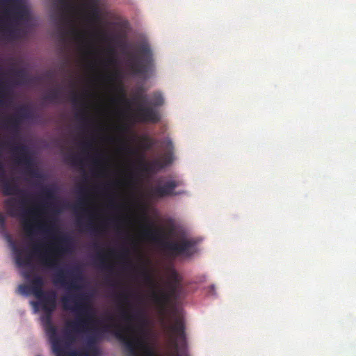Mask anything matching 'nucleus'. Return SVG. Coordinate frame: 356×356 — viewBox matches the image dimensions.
<instances>
[{
    "label": "nucleus",
    "instance_id": "obj_27",
    "mask_svg": "<svg viewBox=\"0 0 356 356\" xmlns=\"http://www.w3.org/2000/svg\"><path fill=\"white\" fill-rule=\"evenodd\" d=\"M141 275L147 284L152 286L154 289L156 287V282L155 280L145 267L142 268Z\"/></svg>",
    "mask_w": 356,
    "mask_h": 356
},
{
    "label": "nucleus",
    "instance_id": "obj_10",
    "mask_svg": "<svg viewBox=\"0 0 356 356\" xmlns=\"http://www.w3.org/2000/svg\"><path fill=\"white\" fill-rule=\"evenodd\" d=\"M179 285V284L168 282V291L163 289H160L159 291L154 289L152 290L151 298L161 315L163 316L165 314L171 299L177 296Z\"/></svg>",
    "mask_w": 356,
    "mask_h": 356
},
{
    "label": "nucleus",
    "instance_id": "obj_43",
    "mask_svg": "<svg viewBox=\"0 0 356 356\" xmlns=\"http://www.w3.org/2000/svg\"><path fill=\"white\" fill-rule=\"evenodd\" d=\"M123 149L129 154H136V149H134L128 146H126L124 145L123 147Z\"/></svg>",
    "mask_w": 356,
    "mask_h": 356
},
{
    "label": "nucleus",
    "instance_id": "obj_23",
    "mask_svg": "<svg viewBox=\"0 0 356 356\" xmlns=\"http://www.w3.org/2000/svg\"><path fill=\"white\" fill-rule=\"evenodd\" d=\"M97 259L99 261V266L102 269H104L108 272L113 271V264L108 261L106 256L101 251H99L97 253Z\"/></svg>",
    "mask_w": 356,
    "mask_h": 356
},
{
    "label": "nucleus",
    "instance_id": "obj_52",
    "mask_svg": "<svg viewBox=\"0 0 356 356\" xmlns=\"http://www.w3.org/2000/svg\"><path fill=\"white\" fill-rule=\"evenodd\" d=\"M122 99H123L124 102L126 104H129V100L128 99H127V98L125 97V96H124V97H123V98H122Z\"/></svg>",
    "mask_w": 356,
    "mask_h": 356
},
{
    "label": "nucleus",
    "instance_id": "obj_44",
    "mask_svg": "<svg viewBox=\"0 0 356 356\" xmlns=\"http://www.w3.org/2000/svg\"><path fill=\"white\" fill-rule=\"evenodd\" d=\"M15 74L19 78H23L25 76V72L24 70H19L15 72Z\"/></svg>",
    "mask_w": 356,
    "mask_h": 356
},
{
    "label": "nucleus",
    "instance_id": "obj_1",
    "mask_svg": "<svg viewBox=\"0 0 356 356\" xmlns=\"http://www.w3.org/2000/svg\"><path fill=\"white\" fill-rule=\"evenodd\" d=\"M61 302L64 309L75 312L77 316L74 321L67 322L64 339L54 342L52 352L55 356H90L85 349L68 350L76 339L73 333L89 331L95 321L89 297L85 293H67L61 298Z\"/></svg>",
    "mask_w": 356,
    "mask_h": 356
},
{
    "label": "nucleus",
    "instance_id": "obj_54",
    "mask_svg": "<svg viewBox=\"0 0 356 356\" xmlns=\"http://www.w3.org/2000/svg\"><path fill=\"white\" fill-rule=\"evenodd\" d=\"M120 129L123 130V131H127V127H125V126L120 127Z\"/></svg>",
    "mask_w": 356,
    "mask_h": 356
},
{
    "label": "nucleus",
    "instance_id": "obj_50",
    "mask_svg": "<svg viewBox=\"0 0 356 356\" xmlns=\"http://www.w3.org/2000/svg\"><path fill=\"white\" fill-rule=\"evenodd\" d=\"M77 225H78L80 227H82V225H82V222H81V218H80L79 217L77 218Z\"/></svg>",
    "mask_w": 356,
    "mask_h": 356
},
{
    "label": "nucleus",
    "instance_id": "obj_17",
    "mask_svg": "<svg viewBox=\"0 0 356 356\" xmlns=\"http://www.w3.org/2000/svg\"><path fill=\"white\" fill-rule=\"evenodd\" d=\"M54 312H44V314L41 316V321L44 326L47 335L49 337L51 345L54 344L55 341L59 340L57 334V328L52 323V313Z\"/></svg>",
    "mask_w": 356,
    "mask_h": 356
},
{
    "label": "nucleus",
    "instance_id": "obj_13",
    "mask_svg": "<svg viewBox=\"0 0 356 356\" xmlns=\"http://www.w3.org/2000/svg\"><path fill=\"white\" fill-rule=\"evenodd\" d=\"M117 299L122 303L128 304V308L121 307L120 309V318L128 324L132 323L137 320H144V316L140 310H136L133 312L132 305L128 302L129 293L124 291L116 296Z\"/></svg>",
    "mask_w": 356,
    "mask_h": 356
},
{
    "label": "nucleus",
    "instance_id": "obj_16",
    "mask_svg": "<svg viewBox=\"0 0 356 356\" xmlns=\"http://www.w3.org/2000/svg\"><path fill=\"white\" fill-rule=\"evenodd\" d=\"M82 8L86 10V19L90 24H96L101 18L100 9L99 6V0H81Z\"/></svg>",
    "mask_w": 356,
    "mask_h": 356
},
{
    "label": "nucleus",
    "instance_id": "obj_37",
    "mask_svg": "<svg viewBox=\"0 0 356 356\" xmlns=\"http://www.w3.org/2000/svg\"><path fill=\"white\" fill-rule=\"evenodd\" d=\"M0 233L5 236L8 235L6 224V218L1 212H0Z\"/></svg>",
    "mask_w": 356,
    "mask_h": 356
},
{
    "label": "nucleus",
    "instance_id": "obj_55",
    "mask_svg": "<svg viewBox=\"0 0 356 356\" xmlns=\"http://www.w3.org/2000/svg\"><path fill=\"white\" fill-rule=\"evenodd\" d=\"M111 205L112 207H115V201H114L113 200H111Z\"/></svg>",
    "mask_w": 356,
    "mask_h": 356
},
{
    "label": "nucleus",
    "instance_id": "obj_56",
    "mask_svg": "<svg viewBox=\"0 0 356 356\" xmlns=\"http://www.w3.org/2000/svg\"><path fill=\"white\" fill-rule=\"evenodd\" d=\"M108 252L109 254H113L114 252V250L113 249H110Z\"/></svg>",
    "mask_w": 356,
    "mask_h": 356
},
{
    "label": "nucleus",
    "instance_id": "obj_38",
    "mask_svg": "<svg viewBox=\"0 0 356 356\" xmlns=\"http://www.w3.org/2000/svg\"><path fill=\"white\" fill-rule=\"evenodd\" d=\"M71 102L74 106L83 104L82 98L75 92L72 94Z\"/></svg>",
    "mask_w": 356,
    "mask_h": 356
},
{
    "label": "nucleus",
    "instance_id": "obj_25",
    "mask_svg": "<svg viewBox=\"0 0 356 356\" xmlns=\"http://www.w3.org/2000/svg\"><path fill=\"white\" fill-rule=\"evenodd\" d=\"M75 116L81 122L83 127H86L91 124V120L89 118L88 113L84 108L76 113Z\"/></svg>",
    "mask_w": 356,
    "mask_h": 356
},
{
    "label": "nucleus",
    "instance_id": "obj_18",
    "mask_svg": "<svg viewBox=\"0 0 356 356\" xmlns=\"http://www.w3.org/2000/svg\"><path fill=\"white\" fill-rule=\"evenodd\" d=\"M145 227L143 229L141 234L145 239L157 242L163 236V229L155 227L154 224L147 217L145 218Z\"/></svg>",
    "mask_w": 356,
    "mask_h": 356
},
{
    "label": "nucleus",
    "instance_id": "obj_59",
    "mask_svg": "<svg viewBox=\"0 0 356 356\" xmlns=\"http://www.w3.org/2000/svg\"><path fill=\"white\" fill-rule=\"evenodd\" d=\"M108 319H109V320H113V317H112L111 316H108Z\"/></svg>",
    "mask_w": 356,
    "mask_h": 356
},
{
    "label": "nucleus",
    "instance_id": "obj_39",
    "mask_svg": "<svg viewBox=\"0 0 356 356\" xmlns=\"http://www.w3.org/2000/svg\"><path fill=\"white\" fill-rule=\"evenodd\" d=\"M88 204L87 201L84 198L80 199L78 202L74 206V209L75 211L78 210H83L84 207Z\"/></svg>",
    "mask_w": 356,
    "mask_h": 356
},
{
    "label": "nucleus",
    "instance_id": "obj_41",
    "mask_svg": "<svg viewBox=\"0 0 356 356\" xmlns=\"http://www.w3.org/2000/svg\"><path fill=\"white\" fill-rule=\"evenodd\" d=\"M81 147L84 152H87L93 148V142L92 140L85 141L81 143Z\"/></svg>",
    "mask_w": 356,
    "mask_h": 356
},
{
    "label": "nucleus",
    "instance_id": "obj_47",
    "mask_svg": "<svg viewBox=\"0 0 356 356\" xmlns=\"http://www.w3.org/2000/svg\"><path fill=\"white\" fill-rule=\"evenodd\" d=\"M88 190L86 188H80L79 193L82 195H86L88 193Z\"/></svg>",
    "mask_w": 356,
    "mask_h": 356
},
{
    "label": "nucleus",
    "instance_id": "obj_20",
    "mask_svg": "<svg viewBox=\"0 0 356 356\" xmlns=\"http://www.w3.org/2000/svg\"><path fill=\"white\" fill-rule=\"evenodd\" d=\"M44 285V280L42 277L39 275L35 276L31 280L30 288L31 289V293L37 298L43 295L45 292L43 291L42 287Z\"/></svg>",
    "mask_w": 356,
    "mask_h": 356
},
{
    "label": "nucleus",
    "instance_id": "obj_4",
    "mask_svg": "<svg viewBox=\"0 0 356 356\" xmlns=\"http://www.w3.org/2000/svg\"><path fill=\"white\" fill-rule=\"evenodd\" d=\"M105 333H113L123 343L125 350L129 356H140L138 353L137 349L141 348L143 345L139 343L136 339L142 338L136 337L130 339L124 333V329L118 324H106L99 329H94L92 334L88 337V346L94 345L98 340L102 339Z\"/></svg>",
    "mask_w": 356,
    "mask_h": 356
},
{
    "label": "nucleus",
    "instance_id": "obj_31",
    "mask_svg": "<svg viewBox=\"0 0 356 356\" xmlns=\"http://www.w3.org/2000/svg\"><path fill=\"white\" fill-rule=\"evenodd\" d=\"M86 227L90 232L95 236H99L102 232V229L100 226H95L91 221L86 223Z\"/></svg>",
    "mask_w": 356,
    "mask_h": 356
},
{
    "label": "nucleus",
    "instance_id": "obj_29",
    "mask_svg": "<svg viewBox=\"0 0 356 356\" xmlns=\"http://www.w3.org/2000/svg\"><path fill=\"white\" fill-rule=\"evenodd\" d=\"M60 33L62 38H64L68 33H71V34L74 35L79 39H83L85 37V33L79 31L74 27H72V29L70 30V31H67L63 29H60Z\"/></svg>",
    "mask_w": 356,
    "mask_h": 356
},
{
    "label": "nucleus",
    "instance_id": "obj_15",
    "mask_svg": "<svg viewBox=\"0 0 356 356\" xmlns=\"http://www.w3.org/2000/svg\"><path fill=\"white\" fill-rule=\"evenodd\" d=\"M33 118V112L26 106H22L17 114L8 118L3 123V127L14 134H18L20 125L24 119Z\"/></svg>",
    "mask_w": 356,
    "mask_h": 356
},
{
    "label": "nucleus",
    "instance_id": "obj_42",
    "mask_svg": "<svg viewBox=\"0 0 356 356\" xmlns=\"http://www.w3.org/2000/svg\"><path fill=\"white\" fill-rule=\"evenodd\" d=\"M103 159H104V155L102 154H99L96 157L92 158V162L95 165H98L101 163V161Z\"/></svg>",
    "mask_w": 356,
    "mask_h": 356
},
{
    "label": "nucleus",
    "instance_id": "obj_26",
    "mask_svg": "<svg viewBox=\"0 0 356 356\" xmlns=\"http://www.w3.org/2000/svg\"><path fill=\"white\" fill-rule=\"evenodd\" d=\"M20 192L22 194L24 195L25 193L21 191H19L18 186L15 184H11L8 182L4 184L3 187V193L5 195H10L13 194H16Z\"/></svg>",
    "mask_w": 356,
    "mask_h": 356
},
{
    "label": "nucleus",
    "instance_id": "obj_19",
    "mask_svg": "<svg viewBox=\"0 0 356 356\" xmlns=\"http://www.w3.org/2000/svg\"><path fill=\"white\" fill-rule=\"evenodd\" d=\"M38 299L44 312H54L56 309L57 296L55 291H46Z\"/></svg>",
    "mask_w": 356,
    "mask_h": 356
},
{
    "label": "nucleus",
    "instance_id": "obj_28",
    "mask_svg": "<svg viewBox=\"0 0 356 356\" xmlns=\"http://www.w3.org/2000/svg\"><path fill=\"white\" fill-rule=\"evenodd\" d=\"M136 341L143 345L144 356H156L155 351L146 343L143 339H137Z\"/></svg>",
    "mask_w": 356,
    "mask_h": 356
},
{
    "label": "nucleus",
    "instance_id": "obj_24",
    "mask_svg": "<svg viewBox=\"0 0 356 356\" xmlns=\"http://www.w3.org/2000/svg\"><path fill=\"white\" fill-rule=\"evenodd\" d=\"M10 90L8 86L3 83H0V104L3 106L6 105L8 102H10Z\"/></svg>",
    "mask_w": 356,
    "mask_h": 356
},
{
    "label": "nucleus",
    "instance_id": "obj_33",
    "mask_svg": "<svg viewBox=\"0 0 356 356\" xmlns=\"http://www.w3.org/2000/svg\"><path fill=\"white\" fill-rule=\"evenodd\" d=\"M66 159L67 161L70 162L72 165L74 166L83 165V159H80L79 157L74 154L69 155Z\"/></svg>",
    "mask_w": 356,
    "mask_h": 356
},
{
    "label": "nucleus",
    "instance_id": "obj_7",
    "mask_svg": "<svg viewBox=\"0 0 356 356\" xmlns=\"http://www.w3.org/2000/svg\"><path fill=\"white\" fill-rule=\"evenodd\" d=\"M163 103L164 99L159 92L153 93L150 106L138 104V108L133 115L134 121L143 123H158L161 120V115L156 107L162 106Z\"/></svg>",
    "mask_w": 356,
    "mask_h": 356
},
{
    "label": "nucleus",
    "instance_id": "obj_48",
    "mask_svg": "<svg viewBox=\"0 0 356 356\" xmlns=\"http://www.w3.org/2000/svg\"><path fill=\"white\" fill-rule=\"evenodd\" d=\"M128 254H129L128 250L126 249V248L123 249L122 254V257H124V258L127 257Z\"/></svg>",
    "mask_w": 356,
    "mask_h": 356
},
{
    "label": "nucleus",
    "instance_id": "obj_34",
    "mask_svg": "<svg viewBox=\"0 0 356 356\" xmlns=\"http://www.w3.org/2000/svg\"><path fill=\"white\" fill-rule=\"evenodd\" d=\"M45 99L50 100L52 102H54L60 99V90L58 89H54L49 92Z\"/></svg>",
    "mask_w": 356,
    "mask_h": 356
},
{
    "label": "nucleus",
    "instance_id": "obj_21",
    "mask_svg": "<svg viewBox=\"0 0 356 356\" xmlns=\"http://www.w3.org/2000/svg\"><path fill=\"white\" fill-rule=\"evenodd\" d=\"M15 252V263L18 267H25L31 265L32 258L30 255L25 257L22 256V251L14 247Z\"/></svg>",
    "mask_w": 356,
    "mask_h": 356
},
{
    "label": "nucleus",
    "instance_id": "obj_51",
    "mask_svg": "<svg viewBox=\"0 0 356 356\" xmlns=\"http://www.w3.org/2000/svg\"><path fill=\"white\" fill-rule=\"evenodd\" d=\"M93 246H94V248L96 249V250H99L100 249L99 245L97 243H95L93 244Z\"/></svg>",
    "mask_w": 356,
    "mask_h": 356
},
{
    "label": "nucleus",
    "instance_id": "obj_8",
    "mask_svg": "<svg viewBox=\"0 0 356 356\" xmlns=\"http://www.w3.org/2000/svg\"><path fill=\"white\" fill-rule=\"evenodd\" d=\"M162 246L173 257H190L197 252V241L185 235L175 241H162Z\"/></svg>",
    "mask_w": 356,
    "mask_h": 356
},
{
    "label": "nucleus",
    "instance_id": "obj_5",
    "mask_svg": "<svg viewBox=\"0 0 356 356\" xmlns=\"http://www.w3.org/2000/svg\"><path fill=\"white\" fill-rule=\"evenodd\" d=\"M162 326L173 348V356H188L186 350V334L184 317L174 316L171 323H167L163 318Z\"/></svg>",
    "mask_w": 356,
    "mask_h": 356
},
{
    "label": "nucleus",
    "instance_id": "obj_46",
    "mask_svg": "<svg viewBox=\"0 0 356 356\" xmlns=\"http://www.w3.org/2000/svg\"><path fill=\"white\" fill-rule=\"evenodd\" d=\"M18 202H19V204H21L22 206L24 207V206H25L26 204L27 200H26V199L24 197H23L21 200H19L18 201Z\"/></svg>",
    "mask_w": 356,
    "mask_h": 356
},
{
    "label": "nucleus",
    "instance_id": "obj_36",
    "mask_svg": "<svg viewBox=\"0 0 356 356\" xmlns=\"http://www.w3.org/2000/svg\"><path fill=\"white\" fill-rule=\"evenodd\" d=\"M169 277L170 279V281L169 282L179 284L180 282V277L178 274V273L176 271V270L172 268L169 271Z\"/></svg>",
    "mask_w": 356,
    "mask_h": 356
},
{
    "label": "nucleus",
    "instance_id": "obj_6",
    "mask_svg": "<svg viewBox=\"0 0 356 356\" xmlns=\"http://www.w3.org/2000/svg\"><path fill=\"white\" fill-rule=\"evenodd\" d=\"M152 49L147 42L138 45L137 54H129L127 65L134 74H145L154 65Z\"/></svg>",
    "mask_w": 356,
    "mask_h": 356
},
{
    "label": "nucleus",
    "instance_id": "obj_58",
    "mask_svg": "<svg viewBox=\"0 0 356 356\" xmlns=\"http://www.w3.org/2000/svg\"><path fill=\"white\" fill-rule=\"evenodd\" d=\"M6 146L10 147V146H11V143L8 142L6 143Z\"/></svg>",
    "mask_w": 356,
    "mask_h": 356
},
{
    "label": "nucleus",
    "instance_id": "obj_11",
    "mask_svg": "<svg viewBox=\"0 0 356 356\" xmlns=\"http://www.w3.org/2000/svg\"><path fill=\"white\" fill-rule=\"evenodd\" d=\"M11 152L16 163L25 167L26 171L33 177H40L39 172L33 168V159L29 147L25 145L11 147Z\"/></svg>",
    "mask_w": 356,
    "mask_h": 356
},
{
    "label": "nucleus",
    "instance_id": "obj_45",
    "mask_svg": "<svg viewBox=\"0 0 356 356\" xmlns=\"http://www.w3.org/2000/svg\"><path fill=\"white\" fill-rule=\"evenodd\" d=\"M116 74H117L115 73V74H112L108 75V76H106V79L108 81H113L115 79V78L116 76Z\"/></svg>",
    "mask_w": 356,
    "mask_h": 356
},
{
    "label": "nucleus",
    "instance_id": "obj_12",
    "mask_svg": "<svg viewBox=\"0 0 356 356\" xmlns=\"http://www.w3.org/2000/svg\"><path fill=\"white\" fill-rule=\"evenodd\" d=\"M165 148L168 152L164 153L161 159H156L151 162H145L143 159L139 161L141 170L145 172H154L159 170L172 162V154L171 151L173 149L172 142L166 139L163 141Z\"/></svg>",
    "mask_w": 356,
    "mask_h": 356
},
{
    "label": "nucleus",
    "instance_id": "obj_32",
    "mask_svg": "<svg viewBox=\"0 0 356 356\" xmlns=\"http://www.w3.org/2000/svg\"><path fill=\"white\" fill-rule=\"evenodd\" d=\"M147 95L144 94L143 88V87H139L135 92L134 95L133 99L134 102H138L139 100H141L143 102H145L147 100Z\"/></svg>",
    "mask_w": 356,
    "mask_h": 356
},
{
    "label": "nucleus",
    "instance_id": "obj_60",
    "mask_svg": "<svg viewBox=\"0 0 356 356\" xmlns=\"http://www.w3.org/2000/svg\"><path fill=\"white\" fill-rule=\"evenodd\" d=\"M111 286L114 285V282L110 284Z\"/></svg>",
    "mask_w": 356,
    "mask_h": 356
},
{
    "label": "nucleus",
    "instance_id": "obj_14",
    "mask_svg": "<svg viewBox=\"0 0 356 356\" xmlns=\"http://www.w3.org/2000/svg\"><path fill=\"white\" fill-rule=\"evenodd\" d=\"M181 185H182V181H181L169 179L163 184L152 188L151 193L152 196L158 198L182 195L186 193L185 191H175L177 187Z\"/></svg>",
    "mask_w": 356,
    "mask_h": 356
},
{
    "label": "nucleus",
    "instance_id": "obj_40",
    "mask_svg": "<svg viewBox=\"0 0 356 356\" xmlns=\"http://www.w3.org/2000/svg\"><path fill=\"white\" fill-rule=\"evenodd\" d=\"M18 289L19 292L22 294H30L31 293V289L30 288V286H28L26 284H20L18 287Z\"/></svg>",
    "mask_w": 356,
    "mask_h": 356
},
{
    "label": "nucleus",
    "instance_id": "obj_2",
    "mask_svg": "<svg viewBox=\"0 0 356 356\" xmlns=\"http://www.w3.org/2000/svg\"><path fill=\"white\" fill-rule=\"evenodd\" d=\"M41 194L44 200L35 204L33 207L27 209L22 208L20 213L22 225L24 232L28 236H31L34 234V231L38 229L54 238L56 229L51 220L43 221L39 223H34V221H35L38 217L46 213L47 210L51 204L49 201L56 199V188L54 186H42Z\"/></svg>",
    "mask_w": 356,
    "mask_h": 356
},
{
    "label": "nucleus",
    "instance_id": "obj_57",
    "mask_svg": "<svg viewBox=\"0 0 356 356\" xmlns=\"http://www.w3.org/2000/svg\"><path fill=\"white\" fill-rule=\"evenodd\" d=\"M108 62L110 63H113L114 62V60L113 58H111V59L108 60Z\"/></svg>",
    "mask_w": 356,
    "mask_h": 356
},
{
    "label": "nucleus",
    "instance_id": "obj_53",
    "mask_svg": "<svg viewBox=\"0 0 356 356\" xmlns=\"http://www.w3.org/2000/svg\"><path fill=\"white\" fill-rule=\"evenodd\" d=\"M3 167L1 162L0 161V173H3Z\"/></svg>",
    "mask_w": 356,
    "mask_h": 356
},
{
    "label": "nucleus",
    "instance_id": "obj_49",
    "mask_svg": "<svg viewBox=\"0 0 356 356\" xmlns=\"http://www.w3.org/2000/svg\"><path fill=\"white\" fill-rule=\"evenodd\" d=\"M23 276L26 278V279H29L30 277V273H27V272H24L23 273Z\"/></svg>",
    "mask_w": 356,
    "mask_h": 356
},
{
    "label": "nucleus",
    "instance_id": "obj_22",
    "mask_svg": "<svg viewBox=\"0 0 356 356\" xmlns=\"http://www.w3.org/2000/svg\"><path fill=\"white\" fill-rule=\"evenodd\" d=\"M0 32L3 33L7 38L13 39L18 36L19 30L15 29L11 25L4 23L3 20L1 22Z\"/></svg>",
    "mask_w": 356,
    "mask_h": 356
},
{
    "label": "nucleus",
    "instance_id": "obj_35",
    "mask_svg": "<svg viewBox=\"0 0 356 356\" xmlns=\"http://www.w3.org/2000/svg\"><path fill=\"white\" fill-rule=\"evenodd\" d=\"M154 143V140L148 136L143 138L142 147L145 150H149L152 148Z\"/></svg>",
    "mask_w": 356,
    "mask_h": 356
},
{
    "label": "nucleus",
    "instance_id": "obj_9",
    "mask_svg": "<svg viewBox=\"0 0 356 356\" xmlns=\"http://www.w3.org/2000/svg\"><path fill=\"white\" fill-rule=\"evenodd\" d=\"M82 280V270L79 266H75L68 270H58L55 274L54 283L60 284L68 291H79L81 289L79 284Z\"/></svg>",
    "mask_w": 356,
    "mask_h": 356
},
{
    "label": "nucleus",
    "instance_id": "obj_30",
    "mask_svg": "<svg viewBox=\"0 0 356 356\" xmlns=\"http://www.w3.org/2000/svg\"><path fill=\"white\" fill-rule=\"evenodd\" d=\"M16 203H17V200L15 198L8 199L5 202L6 207L8 208L10 215L13 216H17Z\"/></svg>",
    "mask_w": 356,
    "mask_h": 356
},
{
    "label": "nucleus",
    "instance_id": "obj_3",
    "mask_svg": "<svg viewBox=\"0 0 356 356\" xmlns=\"http://www.w3.org/2000/svg\"><path fill=\"white\" fill-rule=\"evenodd\" d=\"M56 239L58 243H51L49 246L40 242L34 244L33 247L34 254H38L41 249L45 248V253L40 254V261L43 265L53 268H56L59 264L60 256L69 252L72 246L70 237L66 234H62Z\"/></svg>",
    "mask_w": 356,
    "mask_h": 356
}]
</instances>
